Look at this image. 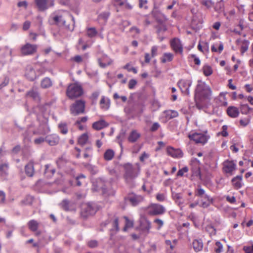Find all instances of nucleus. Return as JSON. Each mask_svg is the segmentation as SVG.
Here are the masks:
<instances>
[{
  "label": "nucleus",
  "mask_w": 253,
  "mask_h": 253,
  "mask_svg": "<svg viewBox=\"0 0 253 253\" xmlns=\"http://www.w3.org/2000/svg\"><path fill=\"white\" fill-rule=\"evenodd\" d=\"M212 91L209 85L200 80L198 81L195 91V100L196 107L201 109L205 104H202L203 101L210 99Z\"/></svg>",
  "instance_id": "1"
},
{
  "label": "nucleus",
  "mask_w": 253,
  "mask_h": 253,
  "mask_svg": "<svg viewBox=\"0 0 253 253\" xmlns=\"http://www.w3.org/2000/svg\"><path fill=\"white\" fill-rule=\"evenodd\" d=\"M136 165L137 167L130 163L124 165L123 168L125 169L124 177L127 183H131L133 179L138 176L139 172V164Z\"/></svg>",
  "instance_id": "2"
},
{
  "label": "nucleus",
  "mask_w": 253,
  "mask_h": 253,
  "mask_svg": "<svg viewBox=\"0 0 253 253\" xmlns=\"http://www.w3.org/2000/svg\"><path fill=\"white\" fill-rule=\"evenodd\" d=\"M201 132H195L191 134H189L188 137L191 140L194 141L196 143L201 144L204 145L206 144L209 139L210 136L208 134V130L205 128L200 129Z\"/></svg>",
  "instance_id": "3"
},
{
  "label": "nucleus",
  "mask_w": 253,
  "mask_h": 253,
  "mask_svg": "<svg viewBox=\"0 0 253 253\" xmlns=\"http://www.w3.org/2000/svg\"><path fill=\"white\" fill-rule=\"evenodd\" d=\"M82 87L76 84H71L67 89V95L70 98H74L81 96L83 94Z\"/></svg>",
  "instance_id": "4"
},
{
  "label": "nucleus",
  "mask_w": 253,
  "mask_h": 253,
  "mask_svg": "<svg viewBox=\"0 0 253 253\" xmlns=\"http://www.w3.org/2000/svg\"><path fill=\"white\" fill-rule=\"evenodd\" d=\"M96 211L97 209L94 204L91 203L84 204L82 206L81 216L86 218L89 215L94 214Z\"/></svg>",
  "instance_id": "5"
},
{
  "label": "nucleus",
  "mask_w": 253,
  "mask_h": 253,
  "mask_svg": "<svg viewBox=\"0 0 253 253\" xmlns=\"http://www.w3.org/2000/svg\"><path fill=\"white\" fill-rule=\"evenodd\" d=\"M85 102L82 100H77L72 105L70 111L71 114L76 116L84 112Z\"/></svg>",
  "instance_id": "6"
},
{
  "label": "nucleus",
  "mask_w": 253,
  "mask_h": 253,
  "mask_svg": "<svg viewBox=\"0 0 253 253\" xmlns=\"http://www.w3.org/2000/svg\"><path fill=\"white\" fill-rule=\"evenodd\" d=\"M165 211V208L163 206L153 204L148 207V213L151 215H157L163 214Z\"/></svg>",
  "instance_id": "7"
},
{
  "label": "nucleus",
  "mask_w": 253,
  "mask_h": 253,
  "mask_svg": "<svg viewBox=\"0 0 253 253\" xmlns=\"http://www.w3.org/2000/svg\"><path fill=\"white\" fill-rule=\"evenodd\" d=\"M37 49V46L35 44L26 43L21 48V52L23 55H31L35 53Z\"/></svg>",
  "instance_id": "8"
},
{
  "label": "nucleus",
  "mask_w": 253,
  "mask_h": 253,
  "mask_svg": "<svg viewBox=\"0 0 253 253\" xmlns=\"http://www.w3.org/2000/svg\"><path fill=\"white\" fill-rule=\"evenodd\" d=\"M36 5L40 11H44L48 8L49 6L54 5L53 0H35Z\"/></svg>",
  "instance_id": "9"
},
{
  "label": "nucleus",
  "mask_w": 253,
  "mask_h": 253,
  "mask_svg": "<svg viewBox=\"0 0 253 253\" xmlns=\"http://www.w3.org/2000/svg\"><path fill=\"white\" fill-rule=\"evenodd\" d=\"M192 84V81L189 80H181L178 82V85L181 91L186 95L189 94V87Z\"/></svg>",
  "instance_id": "10"
},
{
  "label": "nucleus",
  "mask_w": 253,
  "mask_h": 253,
  "mask_svg": "<svg viewBox=\"0 0 253 253\" xmlns=\"http://www.w3.org/2000/svg\"><path fill=\"white\" fill-rule=\"evenodd\" d=\"M236 165L233 161H226L223 163V170L224 172L232 174L236 169Z\"/></svg>",
  "instance_id": "11"
},
{
  "label": "nucleus",
  "mask_w": 253,
  "mask_h": 253,
  "mask_svg": "<svg viewBox=\"0 0 253 253\" xmlns=\"http://www.w3.org/2000/svg\"><path fill=\"white\" fill-rule=\"evenodd\" d=\"M152 14L156 20L160 23H162L163 22L167 20L166 16L158 9H154L152 11Z\"/></svg>",
  "instance_id": "12"
},
{
  "label": "nucleus",
  "mask_w": 253,
  "mask_h": 253,
  "mask_svg": "<svg viewBox=\"0 0 253 253\" xmlns=\"http://www.w3.org/2000/svg\"><path fill=\"white\" fill-rule=\"evenodd\" d=\"M59 139V137L55 134L48 135L45 137V141L50 146H55L58 144Z\"/></svg>",
  "instance_id": "13"
},
{
  "label": "nucleus",
  "mask_w": 253,
  "mask_h": 253,
  "mask_svg": "<svg viewBox=\"0 0 253 253\" xmlns=\"http://www.w3.org/2000/svg\"><path fill=\"white\" fill-rule=\"evenodd\" d=\"M171 46L175 52L181 53L183 47L179 39H173L171 42Z\"/></svg>",
  "instance_id": "14"
},
{
  "label": "nucleus",
  "mask_w": 253,
  "mask_h": 253,
  "mask_svg": "<svg viewBox=\"0 0 253 253\" xmlns=\"http://www.w3.org/2000/svg\"><path fill=\"white\" fill-rule=\"evenodd\" d=\"M142 198L137 195H130L125 198L126 202H129L132 206H136L142 201Z\"/></svg>",
  "instance_id": "15"
},
{
  "label": "nucleus",
  "mask_w": 253,
  "mask_h": 253,
  "mask_svg": "<svg viewBox=\"0 0 253 253\" xmlns=\"http://www.w3.org/2000/svg\"><path fill=\"white\" fill-rule=\"evenodd\" d=\"M167 153L173 158H181L183 153L180 149H175L171 147L167 148Z\"/></svg>",
  "instance_id": "16"
},
{
  "label": "nucleus",
  "mask_w": 253,
  "mask_h": 253,
  "mask_svg": "<svg viewBox=\"0 0 253 253\" xmlns=\"http://www.w3.org/2000/svg\"><path fill=\"white\" fill-rule=\"evenodd\" d=\"M61 208L65 211L74 210L73 203L67 199L63 200L60 204Z\"/></svg>",
  "instance_id": "17"
},
{
  "label": "nucleus",
  "mask_w": 253,
  "mask_h": 253,
  "mask_svg": "<svg viewBox=\"0 0 253 253\" xmlns=\"http://www.w3.org/2000/svg\"><path fill=\"white\" fill-rule=\"evenodd\" d=\"M27 97L32 98L34 101L39 102L41 100L39 93L36 89L33 88L28 91L26 94Z\"/></svg>",
  "instance_id": "18"
},
{
  "label": "nucleus",
  "mask_w": 253,
  "mask_h": 253,
  "mask_svg": "<svg viewBox=\"0 0 253 253\" xmlns=\"http://www.w3.org/2000/svg\"><path fill=\"white\" fill-rule=\"evenodd\" d=\"M242 175L241 174L234 177L232 179L231 182L235 188L238 189L241 188L242 186Z\"/></svg>",
  "instance_id": "19"
},
{
  "label": "nucleus",
  "mask_w": 253,
  "mask_h": 253,
  "mask_svg": "<svg viewBox=\"0 0 253 253\" xmlns=\"http://www.w3.org/2000/svg\"><path fill=\"white\" fill-rule=\"evenodd\" d=\"M25 171L26 175L29 177H32L34 174V164L32 162L28 163L25 167Z\"/></svg>",
  "instance_id": "20"
},
{
  "label": "nucleus",
  "mask_w": 253,
  "mask_h": 253,
  "mask_svg": "<svg viewBox=\"0 0 253 253\" xmlns=\"http://www.w3.org/2000/svg\"><path fill=\"white\" fill-rule=\"evenodd\" d=\"M108 126V123H107L104 120H101L94 122L92 124V127L95 130H100L107 126Z\"/></svg>",
  "instance_id": "21"
},
{
  "label": "nucleus",
  "mask_w": 253,
  "mask_h": 253,
  "mask_svg": "<svg viewBox=\"0 0 253 253\" xmlns=\"http://www.w3.org/2000/svg\"><path fill=\"white\" fill-rule=\"evenodd\" d=\"M227 114L232 118H236L238 116L239 111L238 109L234 106H230L227 109Z\"/></svg>",
  "instance_id": "22"
},
{
  "label": "nucleus",
  "mask_w": 253,
  "mask_h": 253,
  "mask_svg": "<svg viewBox=\"0 0 253 253\" xmlns=\"http://www.w3.org/2000/svg\"><path fill=\"white\" fill-rule=\"evenodd\" d=\"M140 226L142 230L149 231L151 228V222L143 217L140 220Z\"/></svg>",
  "instance_id": "23"
},
{
  "label": "nucleus",
  "mask_w": 253,
  "mask_h": 253,
  "mask_svg": "<svg viewBox=\"0 0 253 253\" xmlns=\"http://www.w3.org/2000/svg\"><path fill=\"white\" fill-rule=\"evenodd\" d=\"M193 249L196 252L201 251L203 248V243L201 239H195L193 242Z\"/></svg>",
  "instance_id": "24"
},
{
  "label": "nucleus",
  "mask_w": 253,
  "mask_h": 253,
  "mask_svg": "<svg viewBox=\"0 0 253 253\" xmlns=\"http://www.w3.org/2000/svg\"><path fill=\"white\" fill-rule=\"evenodd\" d=\"M140 134L136 130H132L128 137V140L131 143L135 142L140 137Z\"/></svg>",
  "instance_id": "25"
},
{
  "label": "nucleus",
  "mask_w": 253,
  "mask_h": 253,
  "mask_svg": "<svg viewBox=\"0 0 253 253\" xmlns=\"http://www.w3.org/2000/svg\"><path fill=\"white\" fill-rule=\"evenodd\" d=\"M28 226L30 230L35 232L38 230L39 223L36 220L32 219L28 222Z\"/></svg>",
  "instance_id": "26"
},
{
  "label": "nucleus",
  "mask_w": 253,
  "mask_h": 253,
  "mask_svg": "<svg viewBox=\"0 0 253 253\" xmlns=\"http://www.w3.org/2000/svg\"><path fill=\"white\" fill-rule=\"evenodd\" d=\"M52 82L51 80L47 77L44 78L41 81V86L43 88H47L52 85Z\"/></svg>",
  "instance_id": "27"
},
{
  "label": "nucleus",
  "mask_w": 253,
  "mask_h": 253,
  "mask_svg": "<svg viewBox=\"0 0 253 253\" xmlns=\"http://www.w3.org/2000/svg\"><path fill=\"white\" fill-rule=\"evenodd\" d=\"M114 152L112 149L107 150L104 154V158L106 161L111 160L114 156Z\"/></svg>",
  "instance_id": "28"
},
{
  "label": "nucleus",
  "mask_w": 253,
  "mask_h": 253,
  "mask_svg": "<svg viewBox=\"0 0 253 253\" xmlns=\"http://www.w3.org/2000/svg\"><path fill=\"white\" fill-rule=\"evenodd\" d=\"M173 59V55L170 53H165L161 58V61L163 63H166L168 61H171Z\"/></svg>",
  "instance_id": "29"
},
{
  "label": "nucleus",
  "mask_w": 253,
  "mask_h": 253,
  "mask_svg": "<svg viewBox=\"0 0 253 253\" xmlns=\"http://www.w3.org/2000/svg\"><path fill=\"white\" fill-rule=\"evenodd\" d=\"M58 128L61 133L66 134L68 131L67 125L65 123H61L58 125Z\"/></svg>",
  "instance_id": "30"
},
{
  "label": "nucleus",
  "mask_w": 253,
  "mask_h": 253,
  "mask_svg": "<svg viewBox=\"0 0 253 253\" xmlns=\"http://www.w3.org/2000/svg\"><path fill=\"white\" fill-rule=\"evenodd\" d=\"M253 109L250 108L247 104H241L240 106V111L243 114H247Z\"/></svg>",
  "instance_id": "31"
},
{
  "label": "nucleus",
  "mask_w": 253,
  "mask_h": 253,
  "mask_svg": "<svg viewBox=\"0 0 253 253\" xmlns=\"http://www.w3.org/2000/svg\"><path fill=\"white\" fill-rule=\"evenodd\" d=\"M192 175L194 176H196L201 178V174L200 168L199 166L192 167Z\"/></svg>",
  "instance_id": "32"
},
{
  "label": "nucleus",
  "mask_w": 253,
  "mask_h": 253,
  "mask_svg": "<svg viewBox=\"0 0 253 253\" xmlns=\"http://www.w3.org/2000/svg\"><path fill=\"white\" fill-rule=\"evenodd\" d=\"M172 197L179 205L182 204L183 202H181L180 200L182 199L181 195L180 193H177L175 192L172 193Z\"/></svg>",
  "instance_id": "33"
},
{
  "label": "nucleus",
  "mask_w": 253,
  "mask_h": 253,
  "mask_svg": "<svg viewBox=\"0 0 253 253\" xmlns=\"http://www.w3.org/2000/svg\"><path fill=\"white\" fill-rule=\"evenodd\" d=\"M88 140V136L86 133L83 134L78 139V143L81 145H84Z\"/></svg>",
  "instance_id": "34"
},
{
  "label": "nucleus",
  "mask_w": 253,
  "mask_h": 253,
  "mask_svg": "<svg viewBox=\"0 0 253 253\" xmlns=\"http://www.w3.org/2000/svg\"><path fill=\"white\" fill-rule=\"evenodd\" d=\"M97 32L95 28H88L87 29V35L89 38H93L96 36Z\"/></svg>",
  "instance_id": "35"
},
{
  "label": "nucleus",
  "mask_w": 253,
  "mask_h": 253,
  "mask_svg": "<svg viewBox=\"0 0 253 253\" xmlns=\"http://www.w3.org/2000/svg\"><path fill=\"white\" fill-rule=\"evenodd\" d=\"M57 164L60 168H64L66 165H69V163L67 162V161L63 159V158H59L56 162Z\"/></svg>",
  "instance_id": "36"
},
{
  "label": "nucleus",
  "mask_w": 253,
  "mask_h": 253,
  "mask_svg": "<svg viewBox=\"0 0 253 253\" xmlns=\"http://www.w3.org/2000/svg\"><path fill=\"white\" fill-rule=\"evenodd\" d=\"M249 42L247 40H244L242 42V45L241 47V51L242 54L245 52L248 49Z\"/></svg>",
  "instance_id": "37"
},
{
  "label": "nucleus",
  "mask_w": 253,
  "mask_h": 253,
  "mask_svg": "<svg viewBox=\"0 0 253 253\" xmlns=\"http://www.w3.org/2000/svg\"><path fill=\"white\" fill-rule=\"evenodd\" d=\"M224 8V4L222 0L217 2L215 6H214V10L218 12H220L223 11Z\"/></svg>",
  "instance_id": "38"
},
{
  "label": "nucleus",
  "mask_w": 253,
  "mask_h": 253,
  "mask_svg": "<svg viewBox=\"0 0 253 253\" xmlns=\"http://www.w3.org/2000/svg\"><path fill=\"white\" fill-rule=\"evenodd\" d=\"M8 165L7 164H2L0 165V171L2 174L7 175L8 174Z\"/></svg>",
  "instance_id": "39"
},
{
  "label": "nucleus",
  "mask_w": 253,
  "mask_h": 253,
  "mask_svg": "<svg viewBox=\"0 0 253 253\" xmlns=\"http://www.w3.org/2000/svg\"><path fill=\"white\" fill-rule=\"evenodd\" d=\"M201 3L208 8H211L214 5V2L211 0H202Z\"/></svg>",
  "instance_id": "40"
},
{
  "label": "nucleus",
  "mask_w": 253,
  "mask_h": 253,
  "mask_svg": "<svg viewBox=\"0 0 253 253\" xmlns=\"http://www.w3.org/2000/svg\"><path fill=\"white\" fill-rule=\"evenodd\" d=\"M205 198L207 199V201L203 202L202 203V206L205 208L208 207L212 203V199L207 195H205Z\"/></svg>",
  "instance_id": "41"
},
{
  "label": "nucleus",
  "mask_w": 253,
  "mask_h": 253,
  "mask_svg": "<svg viewBox=\"0 0 253 253\" xmlns=\"http://www.w3.org/2000/svg\"><path fill=\"white\" fill-rule=\"evenodd\" d=\"M32 201L33 197L31 196H27L25 199L21 201L20 203L21 205H31L32 203Z\"/></svg>",
  "instance_id": "42"
},
{
  "label": "nucleus",
  "mask_w": 253,
  "mask_h": 253,
  "mask_svg": "<svg viewBox=\"0 0 253 253\" xmlns=\"http://www.w3.org/2000/svg\"><path fill=\"white\" fill-rule=\"evenodd\" d=\"M223 246L222 244L219 242L217 241L215 243V247H214V251L216 253H220L222 251Z\"/></svg>",
  "instance_id": "43"
},
{
  "label": "nucleus",
  "mask_w": 253,
  "mask_h": 253,
  "mask_svg": "<svg viewBox=\"0 0 253 253\" xmlns=\"http://www.w3.org/2000/svg\"><path fill=\"white\" fill-rule=\"evenodd\" d=\"M243 250L245 253H253V243L251 245H246L243 247Z\"/></svg>",
  "instance_id": "44"
},
{
  "label": "nucleus",
  "mask_w": 253,
  "mask_h": 253,
  "mask_svg": "<svg viewBox=\"0 0 253 253\" xmlns=\"http://www.w3.org/2000/svg\"><path fill=\"white\" fill-rule=\"evenodd\" d=\"M203 72L206 76H209L212 73L211 68L209 66H205L203 67Z\"/></svg>",
  "instance_id": "45"
},
{
  "label": "nucleus",
  "mask_w": 253,
  "mask_h": 253,
  "mask_svg": "<svg viewBox=\"0 0 253 253\" xmlns=\"http://www.w3.org/2000/svg\"><path fill=\"white\" fill-rule=\"evenodd\" d=\"M147 0H139V7L140 8H144L145 9H148Z\"/></svg>",
  "instance_id": "46"
},
{
  "label": "nucleus",
  "mask_w": 253,
  "mask_h": 253,
  "mask_svg": "<svg viewBox=\"0 0 253 253\" xmlns=\"http://www.w3.org/2000/svg\"><path fill=\"white\" fill-rule=\"evenodd\" d=\"M126 218V225L124 228V231H126L127 228L132 227L133 222L132 221L129 220L128 218L126 217H125Z\"/></svg>",
  "instance_id": "47"
},
{
  "label": "nucleus",
  "mask_w": 253,
  "mask_h": 253,
  "mask_svg": "<svg viewBox=\"0 0 253 253\" xmlns=\"http://www.w3.org/2000/svg\"><path fill=\"white\" fill-rule=\"evenodd\" d=\"M157 32L158 34H160L161 33L167 31V28L166 26L163 24H161L157 27Z\"/></svg>",
  "instance_id": "48"
},
{
  "label": "nucleus",
  "mask_w": 253,
  "mask_h": 253,
  "mask_svg": "<svg viewBox=\"0 0 253 253\" xmlns=\"http://www.w3.org/2000/svg\"><path fill=\"white\" fill-rule=\"evenodd\" d=\"M29 70L30 76H28V74L27 73L26 74V75L29 79L30 80L33 81L35 78V71L34 69L31 67L29 68Z\"/></svg>",
  "instance_id": "49"
},
{
  "label": "nucleus",
  "mask_w": 253,
  "mask_h": 253,
  "mask_svg": "<svg viewBox=\"0 0 253 253\" xmlns=\"http://www.w3.org/2000/svg\"><path fill=\"white\" fill-rule=\"evenodd\" d=\"M188 171V168L187 167H183L182 169H179L177 173V176H182L185 172Z\"/></svg>",
  "instance_id": "50"
},
{
  "label": "nucleus",
  "mask_w": 253,
  "mask_h": 253,
  "mask_svg": "<svg viewBox=\"0 0 253 253\" xmlns=\"http://www.w3.org/2000/svg\"><path fill=\"white\" fill-rule=\"evenodd\" d=\"M112 63V60H109L108 61H105L104 62H102L101 59L98 60V63L100 66L102 68H105L108 65H109Z\"/></svg>",
  "instance_id": "51"
},
{
  "label": "nucleus",
  "mask_w": 253,
  "mask_h": 253,
  "mask_svg": "<svg viewBox=\"0 0 253 253\" xmlns=\"http://www.w3.org/2000/svg\"><path fill=\"white\" fill-rule=\"evenodd\" d=\"M137 84V81L134 79H131L128 83V88L130 89H133Z\"/></svg>",
  "instance_id": "52"
},
{
  "label": "nucleus",
  "mask_w": 253,
  "mask_h": 253,
  "mask_svg": "<svg viewBox=\"0 0 253 253\" xmlns=\"http://www.w3.org/2000/svg\"><path fill=\"white\" fill-rule=\"evenodd\" d=\"M45 141V137H40L35 139L34 143L35 144L39 145Z\"/></svg>",
  "instance_id": "53"
},
{
  "label": "nucleus",
  "mask_w": 253,
  "mask_h": 253,
  "mask_svg": "<svg viewBox=\"0 0 253 253\" xmlns=\"http://www.w3.org/2000/svg\"><path fill=\"white\" fill-rule=\"evenodd\" d=\"M5 193L2 190H0V203L2 204L5 203Z\"/></svg>",
  "instance_id": "54"
},
{
  "label": "nucleus",
  "mask_w": 253,
  "mask_h": 253,
  "mask_svg": "<svg viewBox=\"0 0 253 253\" xmlns=\"http://www.w3.org/2000/svg\"><path fill=\"white\" fill-rule=\"evenodd\" d=\"M160 125L158 123H154L150 128V130L152 132L156 131L160 127Z\"/></svg>",
  "instance_id": "55"
},
{
  "label": "nucleus",
  "mask_w": 253,
  "mask_h": 253,
  "mask_svg": "<svg viewBox=\"0 0 253 253\" xmlns=\"http://www.w3.org/2000/svg\"><path fill=\"white\" fill-rule=\"evenodd\" d=\"M129 64H127L125 66H124L123 68L125 69H126L128 71L130 72L132 71L134 73L136 74L137 73V70L133 67L129 68Z\"/></svg>",
  "instance_id": "56"
},
{
  "label": "nucleus",
  "mask_w": 253,
  "mask_h": 253,
  "mask_svg": "<svg viewBox=\"0 0 253 253\" xmlns=\"http://www.w3.org/2000/svg\"><path fill=\"white\" fill-rule=\"evenodd\" d=\"M100 103L102 108H104V109H108L109 105L107 104V103H105V99L104 97H102L101 98Z\"/></svg>",
  "instance_id": "57"
},
{
  "label": "nucleus",
  "mask_w": 253,
  "mask_h": 253,
  "mask_svg": "<svg viewBox=\"0 0 253 253\" xmlns=\"http://www.w3.org/2000/svg\"><path fill=\"white\" fill-rule=\"evenodd\" d=\"M88 246L91 248L96 247L98 245V243L96 240H91L88 242Z\"/></svg>",
  "instance_id": "58"
},
{
  "label": "nucleus",
  "mask_w": 253,
  "mask_h": 253,
  "mask_svg": "<svg viewBox=\"0 0 253 253\" xmlns=\"http://www.w3.org/2000/svg\"><path fill=\"white\" fill-rule=\"evenodd\" d=\"M204 194H205V190L201 188L197 189L196 193V195L198 197H202L204 195Z\"/></svg>",
  "instance_id": "59"
},
{
  "label": "nucleus",
  "mask_w": 253,
  "mask_h": 253,
  "mask_svg": "<svg viewBox=\"0 0 253 253\" xmlns=\"http://www.w3.org/2000/svg\"><path fill=\"white\" fill-rule=\"evenodd\" d=\"M222 130L221 132V135L224 137H226V136H228V133L227 131V126L226 125L223 126L222 127Z\"/></svg>",
  "instance_id": "60"
},
{
  "label": "nucleus",
  "mask_w": 253,
  "mask_h": 253,
  "mask_svg": "<svg viewBox=\"0 0 253 253\" xmlns=\"http://www.w3.org/2000/svg\"><path fill=\"white\" fill-rule=\"evenodd\" d=\"M158 47L156 46H153L151 48V56L154 57L157 54Z\"/></svg>",
  "instance_id": "61"
},
{
  "label": "nucleus",
  "mask_w": 253,
  "mask_h": 253,
  "mask_svg": "<svg viewBox=\"0 0 253 253\" xmlns=\"http://www.w3.org/2000/svg\"><path fill=\"white\" fill-rule=\"evenodd\" d=\"M8 83H9V79L7 77H5L4 79V80L2 82V83L0 84V89L6 86L8 84Z\"/></svg>",
  "instance_id": "62"
},
{
  "label": "nucleus",
  "mask_w": 253,
  "mask_h": 253,
  "mask_svg": "<svg viewBox=\"0 0 253 253\" xmlns=\"http://www.w3.org/2000/svg\"><path fill=\"white\" fill-rule=\"evenodd\" d=\"M250 122V120L248 119H241L240 121V123L241 125H242L243 126H247Z\"/></svg>",
  "instance_id": "63"
},
{
  "label": "nucleus",
  "mask_w": 253,
  "mask_h": 253,
  "mask_svg": "<svg viewBox=\"0 0 253 253\" xmlns=\"http://www.w3.org/2000/svg\"><path fill=\"white\" fill-rule=\"evenodd\" d=\"M30 25H31V22L30 21H25L23 24V29L24 31H26V30H28L30 27Z\"/></svg>",
  "instance_id": "64"
}]
</instances>
